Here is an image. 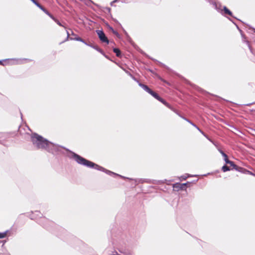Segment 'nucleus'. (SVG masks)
Returning a JSON list of instances; mask_svg holds the SVG:
<instances>
[{
    "label": "nucleus",
    "mask_w": 255,
    "mask_h": 255,
    "mask_svg": "<svg viewBox=\"0 0 255 255\" xmlns=\"http://www.w3.org/2000/svg\"><path fill=\"white\" fill-rule=\"evenodd\" d=\"M222 170L223 171V172H226V171H229L230 170V168H229V167H228V166L227 165H224L222 167Z\"/></svg>",
    "instance_id": "nucleus-10"
},
{
    "label": "nucleus",
    "mask_w": 255,
    "mask_h": 255,
    "mask_svg": "<svg viewBox=\"0 0 255 255\" xmlns=\"http://www.w3.org/2000/svg\"><path fill=\"white\" fill-rule=\"evenodd\" d=\"M0 64L3 65L2 63V62L1 61H0Z\"/></svg>",
    "instance_id": "nucleus-21"
},
{
    "label": "nucleus",
    "mask_w": 255,
    "mask_h": 255,
    "mask_svg": "<svg viewBox=\"0 0 255 255\" xmlns=\"http://www.w3.org/2000/svg\"><path fill=\"white\" fill-rule=\"evenodd\" d=\"M70 39H75L77 41H81V42H82L84 43H86V42L84 41V40L81 38V37H76L75 38H74V39H73L72 38H70Z\"/></svg>",
    "instance_id": "nucleus-11"
},
{
    "label": "nucleus",
    "mask_w": 255,
    "mask_h": 255,
    "mask_svg": "<svg viewBox=\"0 0 255 255\" xmlns=\"http://www.w3.org/2000/svg\"><path fill=\"white\" fill-rule=\"evenodd\" d=\"M7 232H8L6 231L4 233H0V239H3L6 237Z\"/></svg>",
    "instance_id": "nucleus-12"
},
{
    "label": "nucleus",
    "mask_w": 255,
    "mask_h": 255,
    "mask_svg": "<svg viewBox=\"0 0 255 255\" xmlns=\"http://www.w3.org/2000/svg\"><path fill=\"white\" fill-rule=\"evenodd\" d=\"M33 216H32V218H31L32 219H35V218H34V215H36V216H39L40 215H41V214L40 213V212L39 211H35L34 212H33Z\"/></svg>",
    "instance_id": "nucleus-14"
},
{
    "label": "nucleus",
    "mask_w": 255,
    "mask_h": 255,
    "mask_svg": "<svg viewBox=\"0 0 255 255\" xmlns=\"http://www.w3.org/2000/svg\"><path fill=\"white\" fill-rule=\"evenodd\" d=\"M223 156L224 157V159L228 157L226 153L224 154V155Z\"/></svg>",
    "instance_id": "nucleus-18"
},
{
    "label": "nucleus",
    "mask_w": 255,
    "mask_h": 255,
    "mask_svg": "<svg viewBox=\"0 0 255 255\" xmlns=\"http://www.w3.org/2000/svg\"><path fill=\"white\" fill-rule=\"evenodd\" d=\"M223 10L224 11L225 14H228L231 16H233L232 12L226 6L224 7Z\"/></svg>",
    "instance_id": "nucleus-8"
},
{
    "label": "nucleus",
    "mask_w": 255,
    "mask_h": 255,
    "mask_svg": "<svg viewBox=\"0 0 255 255\" xmlns=\"http://www.w3.org/2000/svg\"><path fill=\"white\" fill-rule=\"evenodd\" d=\"M187 183H176L173 184V190L175 191H178L179 190H186Z\"/></svg>",
    "instance_id": "nucleus-5"
},
{
    "label": "nucleus",
    "mask_w": 255,
    "mask_h": 255,
    "mask_svg": "<svg viewBox=\"0 0 255 255\" xmlns=\"http://www.w3.org/2000/svg\"><path fill=\"white\" fill-rule=\"evenodd\" d=\"M230 162V163H229L228 164H229L230 166L232 167V169H234L236 170L241 172H243L245 170V169H244L243 168L239 167L236 165L233 161H231Z\"/></svg>",
    "instance_id": "nucleus-7"
},
{
    "label": "nucleus",
    "mask_w": 255,
    "mask_h": 255,
    "mask_svg": "<svg viewBox=\"0 0 255 255\" xmlns=\"http://www.w3.org/2000/svg\"><path fill=\"white\" fill-rule=\"evenodd\" d=\"M113 33L116 35L117 36H119V34L118 33V32L117 31H113Z\"/></svg>",
    "instance_id": "nucleus-16"
},
{
    "label": "nucleus",
    "mask_w": 255,
    "mask_h": 255,
    "mask_svg": "<svg viewBox=\"0 0 255 255\" xmlns=\"http://www.w3.org/2000/svg\"><path fill=\"white\" fill-rule=\"evenodd\" d=\"M32 1L37 7H38L40 9H41L45 14L48 15L50 18H51L55 22L57 23L58 25L60 26H63L65 28L66 27L62 25L61 23L56 19L53 15H52L46 8H45L42 5H41L39 3H38L36 0H30Z\"/></svg>",
    "instance_id": "nucleus-4"
},
{
    "label": "nucleus",
    "mask_w": 255,
    "mask_h": 255,
    "mask_svg": "<svg viewBox=\"0 0 255 255\" xmlns=\"http://www.w3.org/2000/svg\"><path fill=\"white\" fill-rule=\"evenodd\" d=\"M220 152L223 156L224 155V154H225V153H224L222 150H220Z\"/></svg>",
    "instance_id": "nucleus-19"
},
{
    "label": "nucleus",
    "mask_w": 255,
    "mask_h": 255,
    "mask_svg": "<svg viewBox=\"0 0 255 255\" xmlns=\"http://www.w3.org/2000/svg\"><path fill=\"white\" fill-rule=\"evenodd\" d=\"M139 85L141 88H142L145 91H146L147 93H148L149 94H150L151 96H152L156 100H157L159 101H160V102H161L165 106H166L167 107H168L169 108H170V105L167 102H166L163 99H162V98L159 97V95L153 91L147 85L141 84V83H139Z\"/></svg>",
    "instance_id": "nucleus-3"
},
{
    "label": "nucleus",
    "mask_w": 255,
    "mask_h": 255,
    "mask_svg": "<svg viewBox=\"0 0 255 255\" xmlns=\"http://www.w3.org/2000/svg\"><path fill=\"white\" fill-rule=\"evenodd\" d=\"M186 120L189 122V123H190L192 126H193L194 127H195L198 130H199L201 132L203 133V132L200 129V128L197 127L194 124H193L192 122H191L190 121L188 120H187L186 119Z\"/></svg>",
    "instance_id": "nucleus-13"
},
{
    "label": "nucleus",
    "mask_w": 255,
    "mask_h": 255,
    "mask_svg": "<svg viewBox=\"0 0 255 255\" xmlns=\"http://www.w3.org/2000/svg\"><path fill=\"white\" fill-rule=\"evenodd\" d=\"M73 157L75 160L79 164H82L83 165L86 166L88 167L93 168L97 170H101L103 168L99 165L94 163V162L90 161L82 156L77 154H74L73 155Z\"/></svg>",
    "instance_id": "nucleus-2"
},
{
    "label": "nucleus",
    "mask_w": 255,
    "mask_h": 255,
    "mask_svg": "<svg viewBox=\"0 0 255 255\" xmlns=\"http://www.w3.org/2000/svg\"><path fill=\"white\" fill-rule=\"evenodd\" d=\"M31 141L33 144L38 149H47L51 144L47 140L37 133L32 134Z\"/></svg>",
    "instance_id": "nucleus-1"
},
{
    "label": "nucleus",
    "mask_w": 255,
    "mask_h": 255,
    "mask_svg": "<svg viewBox=\"0 0 255 255\" xmlns=\"http://www.w3.org/2000/svg\"><path fill=\"white\" fill-rule=\"evenodd\" d=\"M113 51H114V52L115 53H116V56L117 57H120L121 53V51H120V50L119 49H118V48H114L113 49Z\"/></svg>",
    "instance_id": "nucleus-9"
},
{
    "label": "nucleus",
    "mask_w": 255,
    "mask_h": 255,
    "mask_svg": "<svg viewBox=\"0 0 255 255\" xmlns=\"http://www.w3.org/2000/svg\"><path fill=\"white\" fill-rule=\"evenodd\" d=\"M67 36L66 40H68V39L69 38V36H70V33H69L68 31H67Z\"/></svg>",
    "instance_id": "nucleus-17"
},
{
    "label": "nucleus",
    "mask_w": 255,
    "mask_h": 255,
    "mask_svg": "<svg viewBox=\"0 0 255 255\" xmlns=\"http://www.w3.org/2000/svg\"><path fill=\"white\" fill-rule=\"evenodd\" d=\"M97 34L98 35L99 38L102 42H105L107 44H109V41L103 31L98 30H97Z\"/></svg>",
    "instance_id": "nucleus-6"
},
{
    "label": "nucleus",
    "mask_w": 255,
    "mask_h": 255,
    "mask_svg": "<svg viewBox=\"0 0 255 255\" xmlns=\"http://www.w3.org/2000/svg\"><path fill=\"white\" fill-rule=\"evenodd\" d=\"M224 160L226 162V164H228L229 163H230V162L231 161V160H230L228 159V157L226 158V159H225Z\"/></svg>",
    "instance_id": "nucleus-15"
},
{
    "label": "nucleus",
    "mask_w": 255,
    "mask_h": 255,
    "mask_svg": "<svg viewBox=\"0 0 255 255\" xmlns=\"http://www.w3.org/2000/svg\"><path fill=\"white\" fill-rule=\"evenodd\" d=\"M26 60H27L28 61H31V60H30V59H26Z\"/></svg>",
    "instance_id": "nucleus-20"
}]
</instances>
